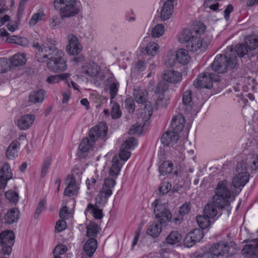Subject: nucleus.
I'll use <instances>...</instances> for the list:
<instances>
[{"instance_id":"2","label":"nucleus","mask_w":258,"mask_h":258,"mask_svg":"<svg viewBox=\"0 0 258 258\" xmlns=\"http://www.w3.org/2000/svg\"><path fill=\"white\" fill-rule=\"evenodd\" d=\"M237 64L236 57L233 54H228L227 51L225 54L216 55L211 64L213 71L218 74L225 73L229 69H232Z\"/></svg>"},{"instance_id":"1","label":"nucleus","mask_w":258,"mask_h":258,"mask_svg":"<svg viewBox=\"0 0 258 258\" xmlns=\"http://www.w3.org/2000/svg\"><path fill=\"white\" fill-rule=\"evenodd\" d=\"M50 52L43 54L44 60L47 58V66L49 70L58 72L66 70L67 66L64 58L62 57V52L59 51L54 45L50 46Z\"/></svg>"},{"instance_id":"13","label":"nucleus","mask_w":258,"mask_h":258,"mask_svg":"<svg viewBox=\"0 0 258 258\" xmlns=\"http://www.w3.org/2000/svg\"><path fill=\"white\" fill-rule=\"evenodd\" d=\"M204 236L203 232L199 229H195L188 233L184 239V245L187 247L194 245L199 242Z\"/></svg>"},{"instance_id":"61","label":"nucleus","mask_w":258,"mask_h":258,"mask_svg":"<svg viewBox=\"0 0 258 258\" xmlns=\"http://www.w3.org/2000/svg\"><path fill=\"white\" fill-rule=\"evenodd\" d=\"M8 10L7 8L0 9V27L4 25L5 23L8 22L10 20V17L7 15H4L5 12Z\"/></svg>"},{"instance_id":"11","label":"nucleus","mask_w":258,"mask_h":258,"mask_svg":"<svg viewBox=\"0 0 258 258\" xmlns=\"http://www.w3.org/2000/svg\"><path fill=\"white\" fill-rule=\"evenodd\" d=\"M53 42H55V41H52L50 39L47 38V42H44L42 44V46L38 42H34L33 43L32 46L38 50L35 55V59L37 61L40 62L44 61L43 54H48L50 52L49 49L50 46H55Z\"/></svg>"},{"instance_id":"31","label":"nucleus","mask_w":258,"mask_h":258,"mask_svg":"<svg viewBox=\"0 0 258 258\" xmlns=\"http://www.w3.org/2000/svg\"><path fill=\"white\" fill-rule=\"evenodd\" d=\"M175 54L178 63L185 65L189 62L190 57L186 49L183 48L178 49Z\"/></svg>"},{"instance_id":"59","label":"nucleus","mask_w":258,"mask_h":258,"mask_svg":"<svg viewBox=\"0 0 258 258\" xmlns=\"http://www.w3.org/2000/svg\"><path fill=\"white\" fill-rule=\"evenodd\" d=\"M51 162V159L49 157H47L45 159L43 162V164L42 166V170H41V177H43L46 174L48 171V170L49 168Z\"/></svg>"},{"instance_id":"3","label":"nucleus","mask_w":258,"mask_h":258,"mask_svg":"<svg viewBox=\"0 0 258 258\" xmlns=\"http://www.w3.org/2000/svg\"><path fill=\"white\" fill-rule=\"evenodd\" d=\"M228 182L225 180L218 182L213 197V202L219 208H224L230 204L231 193L228 188Z\"/></svg>"},{"instance_id":"35","label":"nucleus","mask_w":258,"mask_h":258,"mask_svg":"<svg viewBox=\"0 0 258 258\" xmlns=\"http://www.w3.org/2000/svg\"><path fill=\"white\" fill-rule=\"evenodd\" d=\"M191 95L190 91H186L182 94V102L187 112H190L193 107Z\"/></svg>"},{"instance_id":"22","label":"nucleus","mask_w":258,"mask_h":258,"mask_svg":"<svg viewBox=\"0 0 258 258\" xmlns=\"http://www.w3.org/2000/svg\"><path fill=\"white\" fill-rule=\"evenodd\" d=\"M35 116L33 114H26L22 116L17 121V125L21 130H26L30 128L34 122Z\"/></svg>"},{"instance_id":"63","label":"nucleus","mask_w":258,"mask_h":258,"mask_svg":"<svg viewBox=\"0 0 258 258\" xmlns=\"http://www.w3.org/2000/svg\"><path fill=\"white\" fill-rule=\"evenodd\" d=\"M67 250L66 246L60 244L55 246L53 250L54 255H59L64 254Z\"/></svg>"},{"instance_id":"40","label":"nucleus","mask_w":258,"mask_h":258,"mask_svg":"<svg viewBox=\"0 0 258 258\" xmlns=\"http://www.w3.org/2000/svg\"><path fill=\"white\" fill-rule=\"evenodd\" d=\"M159 49V46L157 43L151 41L147 44L145 51L148 55L154 56L158 53Z\"/></svg>"},{"instance_id":"16","label":"nucleus","mask_w":258,"mask_h":258,"mask_svg":"<svg viewBox=\"0 0 258 258\" xmlns=\"http://www.w3.org/2000/svg\"><path fill=\"white\" fill-rule=\"evenodd\" d=\"M69 44L67 45L66 49L68 52L71 55L79 54L82 49L77 37L74 35L68 36Z\"/></svg>"},{"instance_id":"43","label":"nucleus","mask_w":258,"mask_h":258,"mask_svg":"<svg viewBox=\"0 0 258 258\" xmlns=\"http://www.w3.org/2000/svg\"><path fill=\"white\" fill-rule=\"evenodd\" d=\"M194 36H200L204 34L206 30V26L201 22L195 23L194 27L191 29Z\"/></svg>"},{"instance_id":"12","label":"nucleus","mask_w":258,"mask_h":258,"mask_svg":"<svg viewBox=\"0 0 258 258\" xmlns=\"http://www.w3.org/2000/svg\"><path fill=\"white\" fill-rule=\"evenodd\" d=\"M241 254L247 258H258V239L246 244L241 251Z\"/></svg>"},{"instance_id":"60","label":"nucleus","mask_w":258,"mask_h":258,"mask_svg":"<svg viewBox=\"0 0 258 258\" xmlns=\"http://www.w3.org/2000/svg\"><path fill=\"white\" fill-rule=\"evenodd\" d=\"M168 100L164 99L163 96H159L156 100L155 106L157 109L165 107L167 106Z\"/></svg>"},{"instance_id":"46","label":"nucleus","mask_w":258,"mask_h":258,"mask_svg":"<svg viewBox=\"0 0 258 258\" xmlns=\"http://www.w3.org/2000/svg\"><path fill=\"white\" fill-rule=\"evenodd\" d=\"M181 238L180 234L176 231H172L167 237L166 241L168 244H174L179 242Z\"/></svg>"},{"instance_id":"6","label":"nucleus","mask_w":258,"mask_h":258,"mask_svg":"<svg viewBox=\"0 0 258 258\" xmlns=\"http://www.w3.org/2000/svg\"><path fill=\"white\" fill-rule=\"evenodd\" d=\"M15 243V235L11 230H5L0 234V254L10 255Z\"/></svg>"},{"instance_id":"24","label":"nucleus","mask_w":258,"mask_h":258,"mask_svg":"<svg viewBox=\"0 0 258 258\" xmlns=\"http://www.w3.org/2000/svg\"><path fill=\"white\" fill-rule=\"evenodd\" d=\"M185 124V119L183 116L181 114H178L172 119L170 128L172 130L177 132H180L182 131Z\"/></svg>"},{"instance_id":"51","label":"nucleus","mask_w":258,"mask_h":258,"mask_svg":"<svg viewBox=\"0 0 258 258\" xmlns=\"http://www.w3.org/2000/svg\"><path fill=\"white\" fill-rule=\"evenodd\" d=\"M165 31L164 27L162 24L156 25L152 31V36L155 38H158L162 36Z\"/></svg>"},{"instance_id":"30","label":"nucleus","mask_w":258,"mask_h":258,"mask_svg":"<svg viewBox=\"0 0 258 258\" xmlns=\"http://www.w3.org/2000/svg\"><path fill=\"white\" fill-rule=\"evenodd\" d=\"M97 247V241L93 238H89L84 245V250L89 256H92Z\"/></svg>"},{"instance_id":"8","label":"nucleus","mask_w":258,"mask_h":258,"mask_svg":"<svg viewBox=\"0 0 258 258\" xmlns=\"http://www.w3.org/2000/svg\"><path fill=\"white\" fill-rule=\"evenodd\" d=\"M108 126L105 122H100L92 127L89 131V137L92 142L97 141L105 142L107 139Z\"/></svg>"},{"instance_id":"27","label":"nucleus","mask_w":258,"mask_h":258,"mask_svg":"<svg viewBox=\"0 0 258 258\" xmlns=\"http://www.w3.org/2000/svg\"><path fill=\"white\" fill-rule=\"evenodd\" d=\"M194 36L191 29H183L177 35V39L180 43L188 44L190 39Z\"/></svg>"},{"instance_id":"20","label":"nucleus","mask_w":258,"mask_h":258,"mask_svg":"<svg viewBox=\"0 0 258 258\" xmlns=\"http://www.w3.org/2000/svg\"><path fill=\"white\" fill-rule=\"evenodd\" d=\"M249 180V173L248 172H243L236 174L233 177L232 184L233 186L240 190Z\"/></svg>"},{"instance_id":"62","label":"nucleus","mask_w":258,"mask_h":258,"mask_svg":"<svg viewBox=\"0 0 258 258\" xmlns=\"http://www.w3.org/2000/svg\"><path fill=\"white\" fill-rule=\"evenodd\" d=\"M190 210L189 203H186L182 204L179 208V214L181 216L188 214Z\"/></svg>"},{"instance_id":"52","label":"nucleus","mask_w":258,"mask_h":258,"mask_svg":"<svg viewBox=\"0 0 258 258\" xmlns=\"http://www.w3.org/2000/svg\"><path fill=\"white\" fill-rule=\"evenodd\" d=\"M168 88L169 85L167 83L164 81L160 82L156 87L155 93L160 95H163L168 90Z\"/></svg>"},{"instance_id":"34","label":"nucleus","mask_w":258,"mask_h":258,"mask_svg":"<svg viewBox=\"0 0 258 258\" xmlns=\"http://www.w3.org/2000/svg\"><path fill=\"white\" fill-rule=\"evenodd\" d=\"M26 60V53L21 52L15 54L11 60L12 64L15 67H20L25 64Z\"/></svg>"},{"instance_id":"36","label":"nucleus","mask_w":258,"mask_h":258,"mask_svg":"<svg viewBox=\"0 0 258 258\" xmlns=\"http://www.w3.org/2000/svg\"><path fill=\"white\" fill-rule=\"evenodd\" d=\"M100 228L95 222H91L87 227V237L90 238L95 237L98 232Z\"/></svg>"},{"instance_id":"19","label":"nucleus","mask_w":258,"mask_h":258,"mask_svg":"<svg viewBox=\"0 0 258 258\" xmlns=\"http://www.w3.org/2000/svg\"><path fill=\"white\" fill-rule=\"evenodd\" d=\"M178 132L175 131H168L164 133L161 139V143L165 146H169L175 144L179 140Z\"/></svg>"},{"instance_id":"4","label":"nucleus","mask_w":258,"mask_h":258,"mask_svg":"<svg viewBox=\"0 0 258 258\" xmlns=\"http://www.w3.org/2000/svg\"><path fill=\"white\" fill-rule=\"evenodd\" d=\"M115 179L113 178H106L96 198L95 205L101 207H104L107 203L108 198L112 194V189L115 185Z\"/></svg>"},{"instance_id":"64","label":"nucleus","mask_w":258,"mask_h":258,"mask_svg":"<svg viewBox=\"0 0 258 258\" xmlns=\"http://www.w3.org/2000/svg\"><path fill=\"white\" fill-rule=\"evenodd\" d=\"M79 186H71L70 188H69L68 190H67V187L66 188L64 191V195L68 197H72L75 195H77L78 191H79Z\"/></svg>"},{"instance_id":"57","label":"nucleus","mask_w":258,"mask_h":258,"mask_svg":"<svg viewBox=\"0 0 258 258\" xmlns=\"http://www.w3.org/2000/svg\"><path fill=\"white\" fill-rule=\"evenodd\" d=\"M10 69V64L7 58H0V73H5Z\"/></svg>"},{"instance_id":"56","label":"nucleus","mask_w":258,"mask_h":258,"mask_svg":"<svg viewBox=\"0 0 258 258\" xmlns=\"http://www.w3.org/2000/svg\"><path fill=\"white\" fill-rule=\"evenodd\" d=\"M143 127L142 123L137 122L130 129L129 133L131 134H141Z\"/></svg>"},{"instance_id":"33","label":"nucleus","mask_w":258,"mask_h":258,"mask_svg":"<svg viewBox=\"0 0 258 258\" xmlns=\"http://www.w3.org/2000/svg\"><path fill=\"white\" fill-rule=\"evenodd\" d=\"M217 208L219 209L223 208L217 207L214 202L207 204L204 210L205 215L210 218H215L218 214Z\"/></svg>"},{"instance_id":"10","label":"nucleus","mask_w":258,"mask_h":258,"mask_svg":"<svg viewBox=\"0 0 258 258\" xmlns=\"http://www.w3.org/2000/svg\"><path fill=\"white\" fill-rule=\"evenodd\" d=\"M219 80L218 75L214 73H205L199 76L197 80L194 81V85L196 88L209 89L213 86V82H217Z\"/></svg>"},{"instance_id":"18","label":"nucleus","mask_w":258,"mask_h":258,"mask_svg":"<svg viewBox=\"0 0 258 258\" xmlns=\"http://www.w3.org/2000/svg\"><path fill=\"white\" fill-rule=\"evenodd\" d=\"M176 0H167L160 11V18L162 21L168 20L172 15L174 9V4Z\"/></svg>"},{"instance_id":"49","label":"nucleus","mask_w":258,"mask_h":258,"mask_svg":"<svg viewBox=\"0 0 258 258\" xmlns=\"http://www.w3.org/2000/svg\"><path fill=\"white\" fill-rule=\"evenodd\" d=\"M5 197L10 202L13 203L15 204L17 203L19 200L18 194L13 190H9L6 191Z\"/></svg>"},{"instance_id":"47","label":"nucleus","mask_w":258,"mask_h":258,"mask_svg":"<svg viewBox=\"0 0 258 258\" xmlns=\"http://www.w3.org/2000/svg\"><path fill=\"white\" fill-rule=\"evenodd\" d=\"M93 145L88 138H84L79 145V148L82 154L88 152L92 148Z\"/></svg>"},{"instance_id":"32","label":"nucleus","mask_w":258,"mask_h":258,"mask_svg":"<svg viewBox=\"0 0 258 258\" xmlns=\"http://www.w3.org/2000/svg\"><path fill=\"white\" fill-rule=\"evenodd\" d=\"M112 162L109 173L110 176L116 177L119 174L121 168V164L117 155L113 157Z\"/></svg>"},{"instance_id":"39","label":"nucleus","mask_w":258,"mask_h":258,"mask_svg":"<svg viewBox=\"0 0 258 258\" xmlns=\"http://www.w3.org/2000/svg\"><path fill=\"white\" fill-rule=\"evenodd\" d=\"M161 231V227L158 223H153L149 226L147 230V233L153 237H157Z\"/></svg>"},{"instance_id":"14","label":"nucleus","mask_w":258,"mask_h":258,"mask_svg":"<svg viewBox=\"0 0 258 258\" xmlns=\"http://www.w3.org/2000/svg\"><path fill=\"white\" fill-rule=\"evenodd\" d=\"M230 249L227 242L220 241L214 243L209 248V250L218 258V256H227Z\"/></svg>"},{"instance_id":"17","label":"nucleus","mask_w":258,"mask_h":258,"mask_svg":"<svg viewBox=\"0 0 258 258\" xmlns=\"http://www.w3.org/2000/svg\"><path fill=\"white\" fill-rule=\"evenodd\" d=\"M101 69L96 63L92 61L84 63L81 67L82 73L91 77L99 75Z\"/></svg>"},{"instance_id":"42","label":"nucleus","mask_w":258,"mask_h":258,"mask_svg":"<svg viewBox=\"0 0 258 258\" xmlns=\"http://www.w3.org/2000/svg\"><path fill=\"white\" fill-rule=\"evenodd\" d=\"M210 218L208 217L204 214V215H198L196 217V220L199 227L203 229H206L210 226L211 222Z\"/></svg>"},{"instance_id":"37","label":"nucleus","mask_w":258,"mask_h":258,"mask_svg":"<svg viewBox=\"0 0 258 258\" xmlns=\"http://www.w3.org/2000/svg\"><path fill=\"white\" fill-rule=\"evenodd\" d=\"M245 44L248 50H254L258 47V37L248 36L245 38Z\"/></svg>"},{"instance_id":"50","label":"nucleus","mask_w":258,"mask_h":258,"mask_svg":"<svg viewBox=\"0 0 258 258\" xmlns=\"http://www.w3.org/2000/svg\"><path fill=\"white\" fill-rule=\"evenodd\" d=\"M122 112L120 109L119 105L114 102L111 107V115L112 118L117 119L121 117Z\"/></svg>"},{"instance_id":"48","label":"nucleus","mask_w":258,"mask_h":258,"mask_svg":"<svg viewBox=\"0 0 258 258\" xmlns=\"http://www.w3.org/2000/svg\"><path fill=\"white\" fill-rule=\"evenodd\" d=\"M69 76L68 74L66 73L51 76L47 78L46 81L50 84H55L58 83L60 80L67 79Z\"/></svg>"},{"instance_id":"23","label":"nucleus","mask_w":258,"mask_h":258,"mask_svg":"<svg viewBox=\"0 0 258 258\" xmlns=\"http://www.w3.org/2000/svg\"><path fill=\"white\" fill-rule=\"evenodd\" d=\"M2 214L0 213V222L5 224H11L18 221L19 218V212L17 209H11L6 214L3 219L1 218Z\"/></svg>"},{"instance_id":"44","label":"nucleus","mask_w":258,"mask_h":258,"mask_svg":"<svg viewBox=\"0 0 258 258\" xmlns=\"http://www.w3.org/2000/svg\"><path fill=\"white\" fill-rule=\"evenodd\" d=\"M45 17V14L42 10H39L36 13L34 14L29 21V25L30 26H35L38 22L42 21Z\"/></svg>"},{"instance_id":"15","label":"nucleus","mask_w":258,"mask_h":258,"mask_svg":"<svg viewBox=\"0 0 258 258\" xmlns=\"http://www.w3.org/2000/svg\"><path fill=\"white\" fill-rule=\"evenodd\" d=\"M12 177L13 173L10 165L7 163H4L0 168V189H4L8 181Z\"/></svg>"},{"instance_id":"38","label":"nucleus","mask_w":258,"mask_h":258,"mask_svg":"<svg viewBox=\"0 0 258 258\" xmlns=\"http://www.w3.org/2000/svg\"><path fill=\"white\" fill-rule=\"evenodd\" d=\"M44 92L43 90L32 92L29 95V101L34 103L42 102L44 99Z\"/></svg>"},{"instance_id":"7","label":"nucleus","mask_w":258,"mask_h":258,"mask_svg":"<svg viewBox=\"0 0 258 258\" xmlns=\"http://www.w3.org/2000/svg\"><path fill=\"white\" fill-rule=\"evenodd\" d=\"M154 208L155 217L158 219L161 224H164L171 220L172 216L170 211L166 209L165 205L160 203L159 201L156 200L152 204Z\"/></svg>"},{"instance_id":"5","label":"nucleus","mask_w":258,"mask_h":258,"mask_svg":"<svg viewBox=\"0 0 258 258\" xmlns=\"http://www.w3.org/2000/svg\"><path fill=\"white\" fill-rule=\"evenodd\" d=\"M133 94L136 102L140 104L142 109L144 110V112L142 113L146 114L147 113V119H149L152 115L153 107L151 103L147 100V91L141 87H136L133 90Z\"/></svg>"},{"instance_id":"25","label":"nucleus","mask_w":258,"mask_h":258,"mask_svg":"<svg viewBox=\"0 0 258 258\" xmlns=\"http://www.w3.org/2000/svg\"><path fill=\"white\" fill-rule=\"evenodd\" d=\"M203 45V40L200 36H194L190 39L188 44L185 45L189 51L195 52L200 49Z\"/></svg>"},{"instance_id":"26","label":"nucleus","mask_w":258,"mask_h":258,"mask_svg":"<svg viewBox=\"0 0 258 258\" xmlns=\"http://www.w3.org/2000/svg\"><path fill=\"white\" fill-rule=\"evenodd\" d=\"M248 49L244 44H238L235 46V50L234 51L233 48L228 47L227 48L226 51L228 54H233L235 55L237 57L238 55L239 57H243L244 55L247 54Z\"/></svg>"},{"instance_id":"29","label":"nucleus","mask_w":258,"mask_h":258,"mask_svg":"<svg viewBox=\"0 0 258 258\" xmlns=\"http://www.w3.org/2000/svg\"><path fill=\"white\" fill-rule=\"evenodd\" d=\"M20 147V143L17 141L12 142L8 147L6 152V156L8 159H13L17 156L18 150Z\"/></svg>"},{"instance_id":"54","label":"nucleus","mask_w":258,"mask_h":258,"mask_svg":"<svg viewBox=\"0 0 258 258\" xmlns=\"http://www.w3.org/2000/svg\"><path fill=\"white\" fill-rule=\"evenodd\" d=\"M124 107L129 113H133L135 110V104L133 99L131 97L127 98L124 100Z\"/></svg>"},{"instance_id":"41","label":"nucleus","mask_w":258,"mask_h":258,"mask_svg":"<svg viewBox=\"0 0 258 258\" xmlns=\"http://www.w3.org/2000/svg\"><path fill=\"white\" fill-rule=\"evenodd\" d=\"M177 61L176 54L171 51L168 52L164 58V63L167 67H173Z\"/></svg>"},{"instance_id":"9","label":"nucleus","mask_w":258,"mask_h":258,"mask_svg":"<svg viewBox=\"0 0 258 258\" xmlns=\"http://www.w3.org/2000/svg\"><path fill=\"white\" fill-rule=\"evenodd\" d=\"M61 17H74L79 13V8L77 0H68L59 5Z\"/></svg>"},{"instance_id":"28","label":"nucleus","mask_w":258,"mask_h":258,"mask_svg":"<svg viewBox=\"0 0 258 258\" xmlns=\"http://www.w3.org/2000/svg\"><path fill=\"white\" fill-rule=\"evenodd\" d=\"M100 207L90 203L88 205L85 213L88 212L92 214L95 219L100 220L103 218V215L102 210L100 209Z\"/></svg>"},{"instance_id":"58","label":"nucleus","mask_w":258,"mask_h":258,"mask_svg":"<svg viewBox=\"0 0 258 258\" xmlns=\"http://www.w3.org/2000/svg\"><path fill=\"white\" fill-rule=\"evenodd\" d=\"M128 150L121 146L119 154V157L121 160L125 161L130 158L131 153Z\"/></svg>"},{"instance_id":"45","label":"nucleus","mask_w":258,"mask_h":258,"mask_svg":"<svg viewBox=\"0 0 258 258\" xmlns=\"http://www.w3.org/2000/svg\"><path fill=\"white\" fill-rule=\"evenodd\" d=\"M173 164L169 161L163 162L159 166V170L161 174L166 175L171 172L173 169Z\"/></svg>"},{"instance_id":"21","label":"nucleus","mask_w":258,"mask_h":258,"mask_svg":"<svg viewBox=\"0 0 258 258\" xmlns=\"http://www.w3.org/2000/svg\"><path fill=\"white\" fill-rule=\"evenodd\" d=\"M162 78L164 81L168 83L176 84L181 81L182 74L177 71H166L163 73Z\"/></svg>"},{"instance_id":"53","label":"nucleus","mask_w":258,"mask_h":258,"mask_svg":"<svg viewBox=\"0 0 258 258\" xmlns=\"http://www.w3.org/2000/svg\"><path fill=\"white\" fill-rule=\"evenodd\" d=\"M119 84L116 82H113L109 86V92L110 95V102L112 103V100L117 95L118 91Z\"/></svg>"},{"instance_id":"55","label":"nucleus","mask_w":258,"mask_h":258,"mask_svg":"<svg viewBox=\"0 0 258 258\" xmlns=\"http://www.w3.org/2000/svg\"><path fill=\"white\" fill-rule=\"evenodd\" d=\"M127 149H131L137 146V141L134 137H130L126 139L121 145Z\"/></svg>"}]
</instances>
